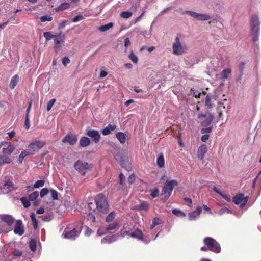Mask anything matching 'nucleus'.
<instances>
[{
    "label": "nucleus",
    "mask_w": 261,
    "mask_h": 261,
    "mask_svg": "<svg viewBox=\"0 0 261 261\" xmlns=\"http://www.w3.org/2000/svg\"><path fill=\"white\" fill-rule=\"evenodd\" d=\"M14 221L15 219L12 215H0V234L8 233L11 231Z\"/></svg>",
    "instance_id": "f257e3e1"
},
{
    "label": "nucleus",
    "mask_w": 261,
    "mask_h": 261,
    "mask_svg": "<svg viewBox=\"0 0 261 261\" xmlns=\"http://www.w3.org/2000/svg\"><path fill=\"white\" fill-rule=\"evenodd\" d=\"M250 25V34L252 37L253 42L255 43L258 41L260 33V22L257 15H253L251 16Z\"/></svg>",
    "instance_id": "f03ea898"
},
{
    "label": "nucleus",
    "mask_w": 261,
    "mask_h": 261,
    "mask_svg": "<svg viewBox=\"0 0 261 261\" xmlns=\"http://www.w3.org/2000/svg\"><path fill=\"white\" fill-rule=\"evenodd\" d=\"M203 243L205 246L200 248L201 251L204 252L210 251L216 253L220 252V245L214 239L211 237H205L203 239Z\"/></svg>",
    "instance_id": "7ed1b4c3"
},
{
    "label": "nucleus",
    "mask_w": 261,
    "mask_h": 261,
    "mask_svg": "<svg viewBox=\"0 0 261 261\" xmlns=\"http://www.w3.org/2000/svg\"><path fill=\"white\" fill-rule=\"evenodd\" d=\"M97 210L99 212L107 214L109 212V206L105 195L100 193L95 197Z\"/></svg>",
    "instance_id": "20e7f679"
},
{
    "label": "nucleus",
    "mask_w": 261,
    "mask_h": 261,
    "mask_svg": "<svg viewBox=\"0 0 261 261\" xmlns=\"http://www.w3.org/2000/svg\"><path fill=\"white\" fill-rule=\"evenodd\" d=\"M82 228V225L80 224L74 225L73 228L71 224L68 225L66 226V239L75 240L81 233Z\"/></svg>",
    "instance_id": "39448f33"
},
{
    "label": "nucleus",
    "mask_w": 261,
    "mask_h": 261,
    "mask_svg": "<svg viewBox=\"0 0 261 261\" xmlns=\"http://www.w3.org/2000/svg\"><path fill=\"white\" fill-rule=\"evenodd\" d=\"M74 167L82 175H84L87 172L92 170L93 165L86 162L77 160L75 163Z\"/></svg>",
    "instance_id": "423d86ee"
},
{
    "label": "nucleus",
    "mask_w": 261,
    "mask_h": 261,
    "mask_svg": "<svg viewBox=\"0 0 261 261\" xmlns=\"http://www.w3.org/2000/svg\"><path fill=\"white\" fill-rule=\"evenodd\" d=\"M65 35L62 32H60L55 35L54 40V48L56 52H59L64 46Z\"/></svg>",
    "instance_id": "0eeeda50"
},
{
    "label": "nucleus",
    "mask_w": 261,
    "mask_h": 261,
    "mask_svg": "<svg viewBox=\"0 0 261 261\" xmlns=\"http://www.w3.org/2000/svg\"><path fill=\"white\" fill-rule=\"evenodd\" d=\"M178 181L176 180H167L164 184L162 192L167 198L171 195L172 190L175 186H177Z\"/></svg>",
    "instance_id": "6e6552de"
},
{
    "label": "nucleus",
    "mask_w": 261,
    "mask_h": 261,
    "mask_svg": "<svg viewBox=\"0 0 261 261\" xmlns=\"http://www.w3.org/2000/svg\"><path fill=\"white\" fill-rule=\"evenodd\" d=\"M4 156L10 155L15 149L14 146L9 142H3L0 144V149Z\"/></svg>",
    "instance_id": "1a4fd4ad"
},
{
    "label": "nucleus",
    "mask_w": 261,
    "mask_h": 261,
    "mask_svg": "<svg viewBox=\"0 0 261 261\" xmlns=\"http://www.w3.org/2000/svg\"><path fill=\"white\" fill-rule=\"evenodd\" d=\"M248 199V196L245 197L243 194L239 193L233 197L232 201L237 205L240 204L241 207H243L246 205Z\"/></svg>",
    "instance_id": "9d476101"
},
{
    "label": "nucleus",
    "mask_w": 261,
    "mask_h": 261,
    "mask_svg": "<svg viewBox=\"0 0 261 261\" xmlns=\"http://www.w3.org/2000/svg\"><path fill=\"white\" fill-rule=\"evenodd\" d=\"M172 48L173 53L176 55H181L186 51V49L181 45L178 37H176L175 41L172 45Z\"/></svg>",
    "instance_id": "9b49d317"
},
{
    "label": "nucleus",
    "mask_w": 261,
    "mask_h": 261,
    "mask_svg": "<svg viewBox=\"0 0 261 261\" xmlns=\"http://www.w3.org/2000/svg\"><path fill=\"white\" fill-rule=\"evenodd\" d=\"M45 143L42 141H35L31 142L28 145V149L31 155H33L35 152L38 151L41 149Z\"/></svg>",
    "instance_id": "f8f14e48"
},
{
    "label": "nucleus",
    "mask_w": 261,
    "mask_h": 261,
    "mask_svg": "<svg viewBox=\"0 0 261 261\" xmlns=\"http://www.w3.org/2000/svg\"><path fill=\"white\" fill-rule=\"evenodd\" d=\"M197 118L199 119L202 118H205V119L201 122V125L202 127H207L211 124L214 119V116L211 113H207L205 114H199L198 115Z\"/></svg>",
    "instance_id": "ddd939ff"
},
{
    "label": "nucleus",
    "mask_w": 261,
    "mask_h": 261,
    "mask_svg": "<svg viewBox=\"0 0 261 261\" xmlns=\"http://www.w3.org/2000/svg\"><path fill=\"white\" fill-rule=\"evenodd\" d=\"M16 189V186L10 180L5 181L3 187L0 188V194L8 193Z\"/></svg>",
    "instance_id": "4468645a"
},
{
    "label": "nucleus",
    "mask_w": 261,
    "mask_h": 261,
    "mask_svg": "<svg viewBox=\"0 0 261 261\" xmlns=\"http://www.w3.org/2000/svg\"><path fill=\"white\" fill-rule=\"evenodd\" d=\"M186 13L199 20H208L211 18L210 16L206 14L198 13L191 11H187Z\"/></svg>",
    "instance_id": "2eb2a0df"
},
{
    "label": "nucleus",
    "mask_w": 261,
    "mask_h": 261,
    "mask_svg": "<svg viewBox=\"0 0 261 261\" xmlns=\"http://www.w3.org/2000/svg\"><path fill=\"white\" fill-rule=\"evenodd\" d=\"M86 134L90 137L93 141L95 143L99 142L100 139V135L99 132L94 129H87Z\"/></svg>",
    "instance_id": "dca6fc26"
},
{
    "label": "nucleus",
    "mask_w": 261,
    "mask_h": 261,
    "mask_svg": "<svg viewBox=\"0 0 261 261\" xmlns=\"http://www.w3.org/2000/svg\"><path fill=\"white\" fill-rule=\"evenodd\" d=\"M13 231L15 234L19 236H21L24 234V229L21 220H16L15 224L14 226Z\"/></svg>",
    "instance_id": "f3484780"
},
{
    "label": "nucleus",
    "mask_w": 261,
    "mask_h": 261,
    "mask_svg": "<svg viewBox=\"0 0 261 261\" xmlns=\"http://www.w3.org/2000/svg\"><path fill=\"white\" fill-rule=\"evenodd\" d=\"M39 196V193L38 191H34L31 193L29 196L28 199L30 201L33 202V204L34 206H38L39 204V201L38 200Z\"/></svg>",
    "instance_id": "a211bd4d"
},
{
    "label": "nucleus",
    "mask_w": 261,
    "mask_h": 261,
    "mask_svg": "<svg viewBox=\"0 0 261 261\" xmlns=\"http://www.w3.org/2000/svg\"><path fill=\"white\" fill-rule=\"evenodd\" d=\"M207 147L206 145L202 144L198 149L197 156L200 160H202L205 153L207 152Z\"/></svg>",
    "instance_id": "6ab92c4d"
},
{
    "label": "nucleus",
    "mask_w": 261,
    "mask_h": 261,
    "mask_svg": "<svg viewBox=\"0 0 261 261\" xmlns=\"http://www.w3.org/2000/svg\"><path fill=\"white\" fill-rule=\"evenodd\" d=\"M77 141V136L75 134H68L66 135V142L71 145H73L76 143Z\"/></svg>",
    "instance_id": "aec40b11"
},
{
    "label": "nucleus",
    "mask_w": 261,
    "mask_h": 261,
    "mask_svg": "<svg viewBox=\"0 0 261 261\" xmlns=\"http://www.w3.org/2000/svg\"><path fill=\"white\" fill-rule=\"evenodd\" d=\"M115 158L117 161L120 163L122 167H124V166L126 165L127 161L128 160L127 156L125 155L122 156L120 153H118L115 155Z\"/></svg>",
    "instance_id": "412c9836"
},
{
    "label": "nucleus",
    "mask_w": 261,
    "mask_h": 261,
    "mask_svg": "<svg viewBox=\"0 0 261 261\" xmlns=\"http://www.w3.org/2000/svg\"><path fill=\"white\" fill-rule=\"evenodd\" d=\"M119 235L118 234H114L111 236H107L102 238L101 242L102 243H111L113 242L116 241Z\"/></svg>",
    "instance_id": "4be33fe9"
},
{
    "label": "nucleus",
    "mask_w": 261,
    "mask_h": 261,
    "mask_svg": "<svg viewBox=\"0 0 261 261\" xmlns=\"http://www.w3.org/2000/svg\"><path fill=\"white\" fill-rule=\"evenodd\" d=\"M116 129V126L115 125L109 124L102 130L101 132L103 135L106 136L110 134L111 131L114 130Z\"/></svg>",
    "instance_id": "5701e85b"
},
{
    "label": "nucleus",
    "mask_w": 261,
    "mask_h": 261,
    "mask_svg": "<svg viewBox=\"0 0 261 261\" xmlns=\"http://www.w3.org/2000/svg\"><path fill=\"white\" fill-rule=\"evenodd\" d=\"M80 145L82 147H86L90 144V140L87 137H82L79 141Z\"/></svg>",
    "instance_id": "b1692460"
},
{
    "label": "nucleus",
    "mask_w": 261,
    "mask_h": 261,
    "mask_svg": "<svg viewBox=\"0 0 261 261\" xmlns=\"http://www.w3.org/2000/svg\"><path fill=\"white\" fill-rule=\"evenodd\" d=\"M135 207L136 210L139 211H144L145 212H147L149 208V205L146 201H143L140 204L136 205Z\"/></svg>",
    "instance_id": "393cba45"
},
{
    "label": "nucleus",
    "mask_w": 261,
    "mask_h": 261,
    "mask_svg": "<svg viewBox=\"0 0 261 261\" xmlns=\"http://www.w3.org/2000/svg\"><path fill=\"white\" fill-rule=\"evenodd\" d=\"M130 236L133 238H136L139 240H142L143 234L141 230L137 229L131 233Z\"/></svg>",
    "instance_id": "a878e982"
},
{
    "label": "nucleus",
    "mask_w": 261,
    "mask_h": 261,
    "mask_svg": "<svg viewBox=\"0 0 261 261\" xmlns=\"http://www.w3.org/2000/svg\"><path fill=\"white\" fill-rule=\"evenodd\" d=\"M116 137L120 143L124 144L126 141L125 135L122 132H118L116 134Z\"/></svg>",
    "instance_id": "bb28decb"
},
{
    "label": "nucleus",
    "mask_w": 261,
    "mask_h": 261,
    "mask_svg": "<svg viewBox=\"0 0 261 261\" xmlns=\"http://www.w3.org/2000/svg\"><path fill=\"white\" fill-rule=\"evenodd\" d=\"M119 228V224L117 222H114L113 223L109 224L106 228V230L107 231L118 230Z\"/></svg>",
    "instance_id": "cd10ccee"
},
{
    "label": "nucleus",
    "mask_w": 261,
    "mask_h": 261,
    "mask_svg": "<svg viewBox=\"0 0 261 261\" xmlns=\"http://www.w3.org/2000/svg\"><path fill=\"white\" fill-rule=\"evenodd\" d=\"M214 99V97L212 95L208 94L205 98V106L208 108H212L213 107L212 100Z\"/></svg>",
    "instance_id": "c85d7f7f"
},
{
    "label": "nucleus",
    "mask_w": 261,
    "mask_h": 261,
    "mask_svg": "<svg viewBox=\"0 0 261 261\" xmlns=\"http://www.w3.org/2000/svg\"><path fill=\"white\" fill-rule=\"evenodd\" d=\"M18 81L19 76L18 75H15L14 76H13L10 81V87L11 89H14L15 86L16 85L17 83H18Z\"/></svg>",
    "instance_id": "c756f323"
},
{
    "label": "nucleus",
    "mask_w": 261,
    "mask_h": 261,
    "mask_svg": "<svg viewBox=\"0 0 261 261\" xmlns=\"http://www.w3.org/2000/svg\"><path fill=\"white\" fill-rule=\"evenodd\" d=\"M113 27V23L110 22L107 24L100 26L98 27V30L102 32H106L109 30L110 29L112 28Z\"/></svg>",
    "instance_id": "7c9ffc66"
},
{
    "label": "nucleus",
    "mask_w": 261,
    "mask_h": 261,
    "mask_svg": "<svg viewBox=\"0 0 261 261\" xmlns=\"http://www.w3.org/2000/svg\"><path fill=\"white\" fill-rule=\"evenodd\" d=\"M12 162V160L10 158L3 155L0 156V165L4 164L10 163Z\"/></svg>",
    "instance_id": "2f4dec72"
},
{
    "label": "nucleus",
    "mask_w": 261,
    "mask_h": 261,
    "mask_svg": "<svg viewBox=\"0 0 261 261\" xmlns=\"http://www.w3.org/2000/svg\"><path fill=\"white\" fill-rule=\"evenodd\" d=\"M231 72L230 68L223 70L221 72V76L222 79H226L228 77V75Z\"/></svg>",
    "instance_id": "473e14b6"
},
{
    "label": "nucleus",
    "mask_w": 261,
    "mask_h": 261,
    "mask_svg": "<svg viewBox=\"0 0 261 261\" xmlns=\"http://www.w3.org/2000/svg\"><path fill=\"white\" fill-rule=\"evenodd\" d=\"M43 36L45 38L46 41H48L51 39L54 40L55 35L52 34L50 32H45L43 33Z\"/></svg>",
    "instance_id": "72a5a7b5"
},
{
    "label": "nucleus",
    "mask_w": 261,
    "mask_h": 261,
    "mask_svg": "<svg viewBox=\"0 0 261 261\" xmlns=\"http://www.w3.org/2000/svg\"><path fill=\"white\" fill-rule=\"evenodd\" d=\"M45 181L44 180H37L32 186V189L42 187L44 185Z\"/></svg>",
    "instance_id": "f704fd0d"
},
{
    "label": "nucleus",
    "mask_w": 261,
    "mask_h": 261,
    "mask_svg": "<svg viewBox=\"0 0 261 261\" xmlns=\"http://www.w3.org/2000/svg\"><path fill=\"white\" fill-rule=\"evenodd\" d=\"M29 155H31L30 152L26 150H23L21 151L20 154L19 156L18 161L19 162L21 163L22 162L23 160L25 157Z\"/></svg>",
    "instance_id": "c9c22d12"
},
{
    "label": "nucleus",
    "mask_w": 261,
    "mask_h": 261,
    "mask_svg": "<svg viewBox=\"0 0 261 261\" xmlns=\"http://www.w3.org/2000/svg\"><path fill=\"white\" fill-rule=\"evenodd\" d=\"M20 201L24 207L28 208L30 206V201L29 200L28 198L26 197H22L20 199Z\"/></svg>",
    "instance_id": "e433bc0d"
},
{
    "label": "nucleus",
    "mask_w": 261,
    "mask_h": 261,
    "mask_svg": "<svg viewBox=\"0 0 261 261\" xmlns=\"http://www.w3.org/2000/svg\"><path fill=\"white\" fill-rule=\"evenodd\" d=\"M157 165L160 168H162L164 166V159L163 155L159 156L157 159Z\"/></svg>",
    "instance_id": "4c0bfd02"
},
{
    "label": "nucleus",
    "mask_w": 261,
    "mask_h": 261,
    "mask_svg": "<svg viewBox=\"0 0 261 261\" xmlns=\"http://www.w3.org/2000/svg\"><path fill=\"white\" fill-rule=\"evenodd\" d=\"M0 261H11L6 253L0 252Z\"/></svg>",
    "instance_id": "58836bf2"
},
{
    "label": "nucleus",
    "mask_w": 261,
    "mask_h": 261,
    "mask_svg": "<svg viewBox=\"0 0 261 261\" xmlns=\"http://www.w3.org/2000/svg\"><path fill=\"white\" fill-rule=\"evenodd\" d=\"M128 58H129L130 60H132V61L133 63H137V62L138 61V58L137 57V56L134 53V52L133 51H132L130 53V54L128 56Z\"/></svg>",
    "instance_id": "ea45409f"
},
{
    "label": "nucleus",
    "mask_w": 261,
    "mask_h": 261,
    "mask_svg": "<svg viewBox=\"0 0 261 261\" xmlns=\"http://www.w3.org/2000/svg\"><path fill=\"white\" fill-rule=\"evenodd\" d=\"M133 13L129 11H123L120 13V16L123 18L127 19L130 17Z\"/></svg>",
    "instance_id": "a19ab883"
},
{
    "label": "nucleus",
    "mask_w": 261,
    "mask_h": 261,
    "mask_svg": "<svg viewBox=\"0 0 261 261\" xmlns=\"http://www.w3.org/2000/svg\"><path fill=\"white\" fill-rule=\"evenodd\" d=\"M40 20L41 22H44L45 21H51L53 20V17L48 15H44L40 17Z\"/></svg>",
    "instance_id": "79ce46f5"
},
{
    "label": "nucleus",
    "mask_w": 261,
    "mask_h": 261,
    "mask_svg": "<svg viewBox=\"0 0 261 261\" xmlns=\"http://www.w3.org/2000/svg\"><path fill=\"white\" fill-rule=\"evenodd\" d=\"M115 214L114 212H111L106 217V221L107 222H110L112 221L115 218Z\"/></svg>",
    "instance_id": "37998d69"
},
{
    "label": "nucleus",
    "mask_w": 261,
    "mask_h": 261,
    "mask_svg": "<svg viewBox=\"0 0 261 261\" xmlns=\"http://www.w3.org/2000/svg\"><path fill=\"white\" fill-rule=\"evenodd\" d=\"M172 213L177 216L185 217L186 216L185 213L182 212L180 210L177 209H173L172 210Z\"/></svg>",
    "instance_id": "c03bdc74"
},
{
    "label": "nucleus",
    "mask_w": 261,
    "mask_h": 261,
    "mask_svg": "<svg viewBox=\"0 0 261 261\" xmlns=\"http://www.w3.org/2000/svg\"><path fill=\"white\" fill-rule=\"evenodd\" d=\"M55 101V99H52L47 102L46 107V110L47 111H49L50 110L53 106L54 105Z\"/></svg>",
    "instance_id": "a18cd8bd"
},
{
    "label": "nucleus",
    "mask_w": 261,
    "mask_h": 261,
    "mask_svg": "<svg viewBox=\"0 0 261 261\" xmlns=\"http://www.w3.org/2000/svg\"><path fill=\"white\" fill-rule=\"evenodd\" d=\"M29 247L32 251H35L36 249V242L34 240H31L29 243Z\"/></svg>",
    "instance_id": "49530a36"
},
{
    "label": "nucleus",
    "mask_w": 261,
    "mask_h": 261,
    "mask_svg": "<svg viewBox=\"0 0 261 261\" xmlns=\"http://www.w3.org/2000/svg\"><path fill=\"white\" fill-rule=\"evenodd\" d=\"M50 192L51 193V196L53 200H57L58 199V194L57 191L54 189H50Z\"/></svg>",
    "instance_id": "de8ad7c7"
},
{
    "label": "nucleus",
    "mask_w": 261,
    "mask_h": 261,
    "mask_svg": "<svg viewBox=\"0 0 261 261\" xmlns=\"http://www.w3.org/2000/svg\"><path fill=\"white\" fill-rule=\"evenodd\" d=\"M212 126L206 128H203L201 130V133L203 134L210 133L212 130Z\"/></svg>",
    "instance_id": "09e8293b"
},
{
    "label": "nucleus",
    "mask_w": 261,
    "mask_h": 261,
    "mask_svg": "<svg viewBox=\"0 0 261 261\" xmlns=\"http://www.w3.org/2000/svg\"><path fill=\"white\" fill-rule=\"evenodd\" d=\"M49 192V190L47 188H43L41 190L40 192V196L41 198L44 197Z\"/></svg>",
    "instance_id": "8fccbe9b"
},
{
    "label": "nucleus",
    "mask_w": 261,
    "mask_h": 261,
    "mask_svg": "<svg viewBox=\"0 0 261 261\" xmlns=\"http://www.w3.org/2000/svg\"><path fill=\"white\" fill-rule=\"evenodd\" d=\"M24 126L26 129H28L30 126L29 116H25Z\"/></svg>",
    "instance_id": "3c124183"
},
{
    "label": "nucleus",
    "mask_w": 261,
    "mask_h": 261,
    "mask_svg": "<svg viewBox=\"0 0 261 261\" xmlns=\"http://www.w3.org/2000/svg\"><path fill=\"white\" fill-rule=\"evenodd\" d=\"M87 217L88 220H91L92 222L94 223L95 222V217L92 213H88Z\"/></svg>",
    "instance_id": "603ef678"
},
{
    "label": "nucleus",
    "mask_w": 261,
    "mask_h": 261,
    "mask_svg": "<svg viewBox=\"0 0 261 261\" xmlns=\"http://www.w3.org/2000/svg\"><path fill=\"white\" fill-rule=\"evenodd\" d=\"M119 180H120V185L122 187H123L124 181H125V177L124 175L123 174V173H120L119 174Z\"/></svg>",
    "instance_id": "864d4df0"
},
{
    "label": "nucleus",
    "mask_w": 261,
    "mask_h": 261,
    "mask_svg": "<svg viewBox=\"0 0 261 261\" xmlns=\"http://www.w3.org/2000/svg\"><path fill=\"white\" fill-rule=\"evenodd\" d=\"M188 216L189 217V219L190 220H195V218L198 216V215H196V212H195L194 211V212H191V213H189L188 214Z\"/></svg>",
    "instance_id": "5fc2aeb1"
},
{
    "label": "nucleus",
    "mask_w": 261,
    "mask_h": 261,
    "mask_svg": "<svg viewBox=\"0 0 261 261\" xmlns=\"http://www.w3.org/2000/svg\"><path fill=\"white\" fill-rule=\"evenodd\" d=\"M65 9V3H63L59 6L55 8L56 12H59L60 11H62Z\"/></svg>",
    "instance_id": "6e6d98bb"
},
{
    "label": "nucleus",
    "mask_w": 261,
    "mask_h": 261,
    "mask_svg": "<svg viewBox=\"0 0 261 261\" xmlns=\"http://www.w3.org/2000/svg\"><path fill=\"white\" fill-rule=\"evenodd\" d=\"M152 222H153L155 225H158L162 224L163 221L158 217H154L152 220Z\"/></svg>",
    "instance_id": "4d7b16f0"
},
{
    "label": "nucleus",
    "mask_w": 261,
    "mask_h": 261,
    "mask_svg": "<svg viewBox=\"0 0 261 261\" xmlns=\"http://www.w3.org/2000/svg\"><path fill=\"white\" fill-rule=\"evenodd\" d=\"M84 19V17L82 15H77V16L74 17L72 19V21L73 22H77L78 21L83 20Z\"/></svg>",
    "instance_id": "13d9d810"
},
{
    "label": "nucleus",
    "mask_w": 261,
    "mask_h": 261,
    "mask_svg": "<svg viewBox=\"0 0 261 261\" xmlns=\"http://www.w3.org/2000/svg\"><path fill=\"white\" fill-rule=\"evenodd\" d=\"M84 228H86L85 234L86 236H90L92 232L93 231L91 229L88 227L87 226H85Z\"/></svg>",
    "instance_id": "bf43d9fd"
},
{
    "label": "nucleus",
    "mask_w": 261,
    "mask_h": 261,
    "mask_svg": "<svg viewBox=\"0 0 261 261\" xmlns=\"http://www.w3.org/2000/svg\"><path fill=\"white\" fill-rule=\"evenodd\" d=\"M159 190L158 189H155L151 193V196L153 198H155L159 196Z\"/></svg>",
    "instance_id": "052dcab7"
},
{
    "label": "nucleus",
    "mask_w": 261,
    "mask_h": 261,
    "mask_svg": "<svg viewBox=\"0 0 261 261\" xmlns=\"http://www.w3.org/2000/svg\"><path fill=\"white\" fill-rule=\"evenodd\" d=\"M135 180V176L134 174H131L128 178L127 181L129 184H132Z\"/></svg>",
    "instance_id": "680f3d73"
},
{
    "label": "nucleus",
    "mask_w": 261,
    "mask_h": 261,
    "mask_svg": "<svg viewBox=\"0 0 261 261\" xmlns=\"http://www.w3.org/2000/svg\"><path fill=\"white\" fill-rule=\"evenodd\" d=\"M244 62H241L239 65V69L241 72V74L242 75L243 73V70L244 68Z\"/></svg>",
    "instance_id": "e2e57ef3"
},
{
    "label": "nucleus",
    "mask_w": 261,
    "mask_h": 261,
    "mask_svg": "<svg viewBox=\"0 0 261 261\" xmlns=\"http://www.w3.org/2000/svg\"><path fill=\"white\" fill-rule=\"evenodd\" d=\"M13 254L15 256H20L22 255V252L21 251L19 250H17V249H15L13 251Z\"/></svg>",
    "instance_id": "0e129e2a"
},
{
    "label": "nucleus",
    "mask_w": 261,
    "mask_h": 261,
    "mask_svg": "<svg viewBox=\"0 0 261 261\" xmlns=\"http://www.w3.org/2000/svg\"><path fill=\"white\" fill-rule=\"evenodd\" d=\"M209 138V135L208 134H204L202 136L201 138V140L202 142H206V140H207Z\"/></svg>",
    "instance_id": "69168bd1"
},
{
    "label": "nucleus",
    "mask_w": 261,
    "mask_h": 261,
    "mask_svg": "<svg viewBox=\"0 0 261 261\" xmlns=\"http://www.w3.org/2000/svg\"><path fill=\"white\" fill-rule=\"evenodd\" d=\"M184 200L188 203L189 206L191 207L192 206V201L191 198L186 197L184 198Z\"/></svg>",
    "instance_id": "338daca9"
},
{
    "label": "nucleus",
    "mask_w": 261,
    "mask_h": 261,
    "mask_svg": "<svg viewBox=\"0 0 261 261\" xmlns=\"http://www.w3.org/2000/svg\"><path fill=\"white\" fill-rule=\"evenodd\" d=\"M130 44V41L128 38H126L124 40V46L127 47Z\"/></svg>",
    "instance_id": "774afa93"
}]
</instances>
